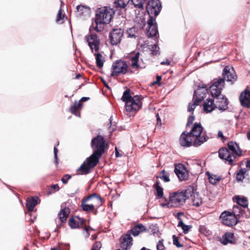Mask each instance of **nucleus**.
<instances>
[{
    "label": "nucleus",
    "mask_w": 250,
    "mask_h": 250,
    "mask_svg": "<svg viewBox=\"0 0 250 250\" xmlns=\"http://www.w3.org/2000/svg\"><path fill=\"white\" fill-rule=\"evenodd\" d=\"M184 214L182 213V212H178V214H177V217H178V219H179V221H180V220H182V219H181V216H184Z\"/></svg>",
    "instance_id": "obj_56"
},
{
    "label": "nucleus",
    "mask_w": 250,
    "mask_h": 250,
    "mask_svg": "<svg viewBox=\"0 0 250 250\" xmlns=\"http://www.w3.org/2000/svg\"><path fill=\"white\" fill-rule=\"evenodd\" d=\"M146 230V228L145 226H144L142 224H139L136 226H135L132 229V233L133 236H138L141 232L144 231Z\"/></svg>",
    "instance_id": "obj_34"
},
{
    "label": "nucleus",
    "mask_w": 250,
    "mask_h": 250,
    "mask_svg": "<svg viewBox=\"0 0 250 250\" xmlns=\"http://www.w3.org/2000/svg\"><path fill=\"white\" fill-rule=\"evenodd\" d=\"M246 172V170L245 169H240L236 174V179L237 181H242L245 177V174Z\"/></svg>",
    "instance_id": "obj_42"
},
{
    "label": "nucleus",
    "mask_w": 250,
    "mask_h": 250,
    "mask_svg": "<svg viewBox=\"0 0 250 250\" xmlns=\"http://www.w3.org/2000/svg\"><path fill=\"white\" fill-rule=\"evenodd\" d=\"M132 98V97L130 95L129 91L126 90L124 92L122 100L126 103L127 101Z\"/></svg>",
    "instance_id": "obj_44"
},
{
    "label": "nucleus",
    "mask_w": 250,
    "mask_h": 250,
    "mask_svg": "<svg viewBox=\"0 0 250 250\" xmlns=\"http://www.w3.org/2000/svg\"><path fill=\"white\" fill-rule=\"evenodd\" d=\"M104 138L98 135L92 140L91 146L94 150L93 153L84 161L77 169L78 174H86L89 172L90 168L94 167L98 163L106 147Z\"/></svg>",
    "instance_id": "obj_1"
},
{
    "label": "nucleus",
    "mask_w": 250,
    "mask_h": 250,
    "mask_svg": "<svg viewBox=\"0 0 250 250\" xmlns=\"http://www.w3.org/2000/svg\"><path fill=\"white\" fill-rule=\"evenodd\" d=\"M206 88H198L194 92L193 103H189L188 111L192 113L195 107L204 99L206 93Z\"/></svg>",
    "instance_id": "obj_8"
},
{
    "label": "nucleus",
    "mask_w": 250,
    "mask_h": 250,
    "mask_svg": "<svg viewBox=\"0 0 250 250\" xmlns=\"http://www.w3.org/2000/svg\"><path fill=\"white\" fill-rule=\"evenodd\" d=\"M83 233H84V234L86 236H87V237L89 236V232H88V229H87V228H85L84 229H83Z\"/></svg>",
    "instance_id": "obj_55"
},
{
    "label": "nucleus",
    "mask_w": 250,
    "mask_h": 250,
    "mask_svg": "<svg viewBox=\"0 0 250 250\" xmlns=\"http://www.w3.org/2000/svg\"><path fill=\"white\" fill-rule=\"evenodd\" d=\"M85 39L93 52L94 51L97 52L99 50L100 42L96 34H90L87 35L85 37Z\"/></svg>",
    "instance_id": "obj_13"
},
{
    "label": "nucleus",
    "mask_w": 250,
    "mask_h": 250,
    "mask_svg": "<svg viewBox=\"0 0 250 250\" xmlns=\"http://www.w3.org/2000/svg\"><path fill=\"white\" fill-rule=\"evenodd\" d=\"M81 206L83 209L86 211H92L94 209L93 206H91V204L88 203L85 200L82 202Z\"/></svg>",
    "instance_id": "obj_38"
},
{
    "label": "nucleus",
    "mask_w": 250,
    "mask_h": 250,
    "mask_svg": "<svg viewBox=\"0 0 250 250\" xmlns=\"http://www.w3.org/2000/svg\"><path fill=\"white\" fill-rule=\"evenodd\" d=\"M161 80V76H157V78H156V81L154 82V83H159Z\"/></svg>",
    "instance_id": "obj_57"
},
{
    "label": "nucleus",
    "mask_w": 250,
    "mask_h": 250,
    "mask_svg": "<svg viewBox=\"0 0 250 250\" xmlns=\"http://www.w3.org/2000/svg\"><path fill=\"white\" fill-rule=\"evenodd\" d=\"M139 29L136 27H132L127 29V33L129 37H136L138 36Z\"/></svg>",
    "instance_id": "obj_37"
},
{
    "label": "nucleus",
    "mask_w": 250,
    "mask_h": 250,
    "mask_svg": "<svg viewBox=\"0 0 250 250\" xmlns=\"http://www.w3.org/2000/svg\"><path fill=\"white\" fill-rule=\"evenodd\" d=\"M96 60V64L99 68H102L103 67L105 62V58L100 53H96L94 54Z\"/></svg>",
    "instance_id": "obj_28"
},
{
    "label": "nucleus",
    "mask_w": 250,
    "mask_h": 250,
    "mask_svg": "<svg viewBox=\"0 0 250 250\" xmlns=\"http://www.w3.org/2000/svg\"><path fill=\"white\" fill-rule=\"evenodd\" d=\"M88 203L91 204L93 206V208H97L102 205V200L101 197L97 195L96 194H93L88 196L86 199H85Z\"/></svg>",
    "instance_id": "obj_19"
},
{
    "label": "nucleus",
    "mask_w": 250,
    "mask_h": 250,
    "mask_svg": "<svg viewBox=\"0 0 250 250\" xmlns=\"http://www.w3.org/2000/svg\"><path fill=\"white\" fill-rule=\"evenodd\" d=\"M156 118H157V125L160 126L161 125V121L160 118L158 114H156Z\"/></svg>",
    "instance_id": "obj_53"
},
{
    "label": "nucleus",
    "mask_w": 250,
    "mask_h": 250,
    "mask_svg": "<svg viewBox=\"0 0 250 250\" xmlns=\"http://www.w3.org/2000/svg\"><path fill=\"white\" fill-rule=\"evenodd\" d=\"M191 197L192 204L193 206L199 207L202 205L203 200L202 197L199 194L198 192L195 190L193 187V192L189 194Z\"/></svg>",
    "instance_id": "obj_21"
},
{
    "label": "nucleus",
    "mask_w": 250,
    "mask_h": 250,
    "mask_svg": "<svg viewBox=\"0 0 250 250\" xmlns=\"http://www.w3.org/2000/svg\"><path fill=\"white\" fill-rule=\"evenodd\" d=\"M146 0H130L132 3L137 8L135 10L136 18L135 21L138 24L142 25H145V16L146 14L145 13L143 4L144 2Z\"/></svg>",
    "instance_id": "obj_6"
},
{
    "label": "nucleus",
    "mask_w": 250,
    "mask_h": 250,
    "mask_svg": "<svg viewBox=\"0 0 250 250\" xmlns=\"http://www.w3.org/2000/svg\"><path fill=\"white\" fill-rule=\"evenodd\" d=\"M215 104L216 108L221 111H224L228 107V102L227 99L221 95L216 98Z\"/></svg>",
    "instance_id": "obj_22"
},
{
    "label": "nucleus",
    "mask_w": 250,
    "mask_h": 250,
    "mask_svg": "<svg viewBox=\"0 0 250 250\" xmlns=\"http://www.w3.org/2000/svg\"><path fill=\"white\" fill-rule=\"evenodd\" d=\"M165 246L163 244V240H160L157 245V250H164Z\"/></svg>",
    "instance_id": "obj_48"
},
{
    "label": "nucleus",
    "mask_w": 250,
    "mask_h": 250,
    "mask_svg": "<svg viewBox=\"0 0 250 250\" xmlns=\"http://www.w3.org/2000/svg\"><path fill=\"white\" fill-rule=\"evenodd\" d=\"M65 15L62 14V8L61 7L57 15L56 22L59 24H62L64 22Z\"/></svg>",
    "instance_id": "obj_39"
},
{
    "label": "nucleus",
    "mask_w": 250,
    "mask_h": 250,
    "mask_svg": "<svg viewBox=\"0 0 250 250\" xmlns=\"http://www.w3.org/2000/svg\"><path fill=\"white\" fill-rule=\"evenodd\" d=\"M82 104L80 101L79 102H75L74 105L71 106L70 108V110L71 112L75 114L76 116H80V113L77 112L78 110H79L82 108Z\"/></svg>",
    "instance_id": "obj_35"
},
{
    "label": "nucleus",
    "mask_w": 250,
    "mask_h": 250,
    "mask_svg": "<svg viewBox=\"0 0 250 250\" xmlns=\"http://www.w3.org/2000/svg\"><path fill=\"white\" fill-rule=\"evenodd\" d=\"M128 71V66L125 61H116L112 65L111 76H117L126 74Z\"/></svg>",
    "instance_id": "obj_7"
},
{
    "label": "nucleus",
    "mask_w": 250,
    "mask_h": 250,
    "mask_svg": "<svg viewBox=\"0 0 250 250\" xmlns=\"http://www.w3.org/2000/svg\"><path fill=\"white\" fill-rule=\"evenodd\" d=\"M142 104L140 97L136 95L129 100L125 103V109L128 112L138 110L142 106Z\"/></svg>",
    "instance_id": "obj_10"
},
{
    "label": "nucleus",
    "mask_w": 250,
    "mask_h": 250,
    "mask_svg": "<svg viewBox=\"0 0 250 250\" xmlns=\"http://www.w3.org/2000/svg\"><path fill=\"white\" fill-rule=\"evenodd\" d=\"M246 166L247 167L250 168V160L247 162Z\"/></svg>",
    "instance_id": "obj_61"
},
{
    "label": "nucleus",
    "mask_w": 250,
    "mask_h": 250,
    "mask_svg": "<svg viewBox=\"0 0 250 250\" xmlns=\"http://www.w3.org/2000/svg\"><path fill=\"white\" fill-rule=\"evenodd\" d=\"M123 34L124 32L121 29L113 30L110 36L111 43L114 45L120 42Z\"/></svg>",
    "instance_id": "obj_16"
},
{
    "label": "nucleus",
    "mask_w": 250,
    "mask_h": 250,
    "mask_svg": "<svg viewBox=\"0 0 250 250\" xmlns=\"http://www.w3.org/2000/svg\"><path fill=\"white\" fill-rule=\"evenodd\" d=\"M228 147V149L226 148L220 149L219 156L220 158L228 162L230 165H232L236 157H240L241 155V150L238 145L233 142L229 143Z\"/></svg>",
    "instance_id": "obj_4"
},
{
    "label": "nucleus",
    "mask_w": 250,
    "mask_h": 250,
    "mask_svg": "<svg viewBox=\"0 0 250 250\" xmlns=\"http://www.w3.org/2000/svg\"><path fill=\"white\" fill-rule=\"evenodd\" d=\"M161 7L159 0L149 1L146 6V11L149 15V18H153V16H157L161 10Z\"/></svg>",
    "instance_id": "obj_9"
},
{
    "label": "nucleus",
    "mask_w": 250,
    "mask_h": 250,
    "mask_svg": "<svg viewBox=\"0 0 250 250\" xmlns=\"http://www.w3.org/2000/svg\"><path fill=\"white\" fill-rule=\"evenodd\" d=\"M114 14V10L109 7L100 8L96 14L95 23L91 26L90 30H94L97 32L101 31L104 24H108Z\"/></svg>",
    "instance_id": "obj_3"
},
{
    "label": "nucleus",
    "mask_w": 250,
    "mask_h": 250,
    "mask_svg": "<svg viewBox=\"0 0 250 250\" xmlns=\"http://www.w3.org/2000/svg\"><path fill=\"white\" fill-rule=\"evenodd\" d=\"M224 79L219 78L216 80H214L213 83L209 87V91L211 95L215 98L221 96L220 94L224 87Z\"/></svg>",
    "instance_id": "obj_11"
},
{
    "label": "nucleus",
    "mask_w": 250,
    "mask_h": 250,
    "mask_svg": "<svg viewBox=\"0 0 250 250\" xmlns=\"http://www.w3.org/2000/svg\"><path fill=\"white\" fill-rule=\"evenodd\" d=\"M71 178V176L69 174H66L65 175H64L61 180H62V182L64 184H66L68 182V181Z\"/></svg>",
    "instance_id": "obj_46"
},
{
    "label": "nucleus",
    "mask_w": 250,
    "mask_h": 250,
    "mask_svg": "<svg viewBox=\"0 0 250 250\" xmlns=\"http://www.w3.org/2000/svg\"><path fill=\"white\" fill-rule=\"evenodd\" d=\"M139 56V52H136L130 55V65L134 69H138L140 67L138 64Z\"/></svg>",
    "instance_id": "obj_26"
},
{
    "label": "nucleus",
    "mask_w": 250,
    "mask_h": 250,
    "mask_svg": "<svg viewBox=\"0 0 250 250\" xmlns=\"http://www.w3.org/2000/svg\"><path fill=\"white\" fill-rule=\"evenodd\" d=\"M147 22L148 25L147 28L148 37H151L155 36L158 33V30L155 19H153V18H149L147 20Z\"/></svg>",
    "instance_id": "obj_18"
},
{
    "label": "nucleus",
    "mask_w": 250,
    "mask_h": 250,
    "mask_svg": "<svg viewBox=\"0 0 250 250\" xmlns=\"http://www.w3.org/2000/svg\"><path fill=\"white\" fill-rule=\"evenodd\" d=\"M130 0H116L114 4L116 7L124 8L129 3Z\"/></svg>",
    "instance_id": "obj_40"
},
{
    "label": "nucleus",
    "mask_w": 250,
    "mask_h": 250,
    "mask_svg": "<svg viewBox=\"0 0 250 250\" xmlns=\"http://www.w3.org/2000/svg\"><path fill=\"white\" fill-rule=\"evenodd\" d=\"M189 133L194 139V146H200L207 141V136L203 131V127L199 123L194 124Z\"/></svg>",
    "instance_id": "obj_5"
},
{
    "label": "nucleus",
    "mask_w": 250,
    "mask_h": 250,
    "mask_svg": "<svg viewBox=\"0 0 250 250\" xmlns=\"http://www.w3.org/2000/svg\"><path fill=\"white\" fill-rule=\"evenodd\" d=\"M159 177L166 182H167L170 181L169 174L168 173L166 172L165 170H163L161 171L160 173Z\"/></svg>",
    "instance_id": "obj_43"
},
{
    "label": "nucleus",
    "mask_w": 250,
    "mask_h": 250,
    "mask_svg": "<svg viewBox=\"0 0 250 250\" xmlns=\"http://www.w3.org/2000/svg\"><path fill=\"white\" fill-rule=\"evenodd\" d=\"M174 172L181 181L186 180L189 176L187 167L182 164H175Z\"/></svg>",
    "instance_id": "obj_14"
},
{
    "label": "nucleus",
    "mask_w": 250,
    "mask_h": 250,
    "mask_svg": "<svg viewBox=\"0 0 250 250\" xmlns=\"http://www.w3.org/2000/svg\"><path fill=\"white\" fill-rule=\"evenodd\" d=\"M247 138L249 140H250V131L247 134Z\"/></svg>",
    "instance_id": "obj_62"
},
{
    "label": "nucleus",
    "mask_w": 250,
    "mask_h": 250,
    "mask_svg": "<svg viewBox=\"0 0 250 250\" xmlns=\"http://www.w3.org/2000/svg\"><path fill=\"white\" fill-rule=\"evenodd\" d=\"M236 203L240 206L246 208L248 205V202L247 199L244 196H240L239 195L235 196L233 198Z\"/></svg>",
    "instance_id": "obj_30"
},
{
    "label": "nucleus",
    "mask_w": 250,
    "mask_h": 250,
    "mask_svg": "<svg viewBox=\"0 0 250 250\" xmlns=\"http://www.w3.org/2000/svg\"><path fill=\"white\" fill-rule=\"evenodd\" d=\"M206 174L208 176L209 182L212 185H216L221 179V177L217 175L210 173L209 172H207Z\"/></svg>",
    "instance_id": "obj_31"
},
{
    "label": "nucleus",
    "mask_w": 250,
    "mask_h": 250,
    "mask_svg": "<svg viewBox=\"0 0 250 250\" xmlns=\"http://www.w3.org/2000/svg\"><path fill=\"white\" fill-rule=\"evenodd\" d=\"M193 192V187L189 186L186 189L169 194V199L163 198L161 201V207L166 208H178L183 205L189 194Z\"/></svg>",
    "instance_id": "obj_2"
},
{
    "label": "nucleus",
    "mask_w": 250,
    "mask_h": 250,
    "mask_svg": "<svg viewBox=\"0 0 250 250\" xmlns=\"http://www.w3.org/2000/svg\"><path fill=\"white\" fill-rule=\"evenodd\" d=\"M235 239L234 235L231 232H226L222 236L221 242L223 245H227L228 244H234L235 243Z\"/></svg>",
    "instance_id": "obj_24"
},
{
    "label": "nucleus",
    "mask_w": 250,
    "mask_h": 250,
    "mask_svg": "<svg viewBox=\"0 0 250 250\" xmlns=\"http://www.w3.org/2000/svg\"><path fill=\"white\" fill-rule=\"evenodd\" d=\"M84 222V220L78 216H75L70 219L69 221V225L72 229H77L82 226Z\"/></svg>",
    "instance_id": "obj_23"
},
{
    "label": "nucleus",
    "mask_w": 250,
    "mask_h": 250,
    "mask_svg": "<svg viewBox=\"0 0 250 250\" xmlns=\"http://www.w3.org/2000/svg\"><path fill=\"white\" fill-rule=\"evenodd\" d=\"M115 155L116 157L122 156V155L120 154L119 152H118L117 147L115 148Z\"/></svg>",
    "instance_id": "obj_59"
},
{
    "label": "nucleus",
    "mask_w": 250,
    "mask_h": 250,
    "mask_svg": "<svg viewBox=\"0 0 250 250\" xmlns=\"http://www.w3.org/2000/svg\"><path fill=\"white\" fill-rule=\"evenodd\" d=\"M87 100V98H86V97H83V98H82L81 99V101H86Z\"/></svg>",
    "instance_id": "obj_63"
},
{
    "label": "nucleus",
    "mask_w": 250,
    "mask_h": 250,
    "mask_svg": "<svg viewBox=\"0 0 250 250\" xmlns=\"http://www.w3.org/2000/svg\"><path fill=\"white\" fill-rule=\"evenodd\" d=\"M204 110L206 113H209L212 111L215 108H216V104L214 103V101L210 99H207L204 104Z\"/></svg>",
    "instance_id": "obj_25"
},
{
    "label": "nucleus",
    "mask_w": 250,
    "mask_h": 250,
    "mask_svg": "<svg viewBox=\"0 0 250 250\" xmlns=\"http://www.w3.org/2000/svg\"><path fill=\"white\" fill-rule=\"evenodd\" d=\"M173 244L176 245L177 247H181L182 245L180 244L179 241L175 235L173 236Z\"/></svg>",
    "instance_id": "obj_49"
},
{
    "label": "nucleus",
    "mask_w": 250,
    "mask_h": 250,
    "mask_svg": "<svg viewBox=\"0 0 250 250\" xmlns=\"http://www.w3.org/2000/svg\"><path fill=\"white\" fill-rule=\"evenodd\" d=\"M179 142L183 146H194V139L190 133H186L185 132H183L180 136Z\"/></svg>",
    "instance_id": "obj_15"
},
{
    "label": "nucleus",
    "mask_w": 250,
    "mask_h": 250,
    "mask_svg": "<svg viewBox=\"0 0 250 250\" xmlns=\"http://www.w3.org/2000/svg\"><path fill=\"white\" fill-rule=\"evenodd\" d=\"M218 138H221L222 140H225L226 138L223 135V134L221 131H219L218 133Z\"/></svg>",
    "instance_id": "obj_52"
},
{
    "label": "nucleus",
    "mask_w": 250,
    "mask_h": 250,
    "mask_svg": "<svg viewBox=\"0 0 250 250\" xmlns=\"http://www.w3.org/2000/svg\"><path fill=\"white\" fill-rule=\"evenodd\" d=\"M52 188L53 189H56L57 190L59 189V187L58 185H53L52 186Z\"/></svg>",
    "instance_id": "obj_60"
},
{
    "label": "nucleus",
    "mask_w": 250,
    "mask_h": 250,
    "mask_svg": "<svg viewBox=\"0 0 250 250\" xmlns=\"http://www.w3.org/2000/svg\"><path fill=\"white\" fill-rule=\"evenodd\" d=\"M170 63V61L168 60H167L166 61H163L161 62V64L162 65H169Z\"/></svg>",
    "instance_id": "obj_54"
},
{
    "label": "nucleus",
    "mask_w": 250,
    "mask_h": 250,
    "mask_svg": "<svg viewBox=\"0 0 250 250\" xmlns=\"http://www.w3.org/2000/svg\"><path fill=\"white\" fill-rule=\"evenodd\" d=\"M69 212L68 208H64L60 211L58 216L61 222H64L66 220Z\"/></svg>",
    "instance_id": "obj_33"
},
{
    "label": "nucleus",
    "mask_w": 250,
    "mask_h": 250,
    "mask_svg": "<svg viewBox=\"0 0 250 250\" xmlns=\"http://www.w3.org/2000/svg\"><path fill=\"white\" fill-rule=\"evenodd\" d=\"M52 250H61L58 248V249H52Z\"/></svg>",
    "instance_id": "obj_64"
},
{
    "label": "nucleus",
    "mask_w": 250,
    "mask_h": 250,
    "mask_svg": "<svg viewBox=\"0 0 250 250\" xmlns=\"http://www.w3.org/2000/svg\"><path fill=\"white\" fill-rule=\"evenodd\" d=\"M222 223L228 226H233L237 224V219L234 214L229 211H224L220 215Z\"/></svg>",
    "instance_id": "obj_12"
},
{
    "label": "nucleus",
    "mask_w": 250,
    "mask_h": 250,
    "mask_svg": "<svg viewBox=\"0 0 250 250\" xmlns=\"http://www.w3.org/2000/svg\"><path fill=\"white\" fill-rule=\"evenodd\" d=\"M57 152H58V149L56 148V146H55V147L54 148V157L55 159V163L56 165L58 164V162L57 160V159H58L57 158Z\"/></svg>",
    "instance_id": "obj_51"
},
{
    "label": "nucleus",
    "mask_w": 250,
    "mask_h": 250,
    "mask_svg": "<svg viewBox=\"0 0 250 250\" xmlns=\"http://www.w3.org/2000/svg\"><path fill=\"white\" fill-rule=\"evenodd\" d=\"M224 80L226 79L229 82H233L236 80L237 76L233 67L227 66L223 71Z\"/></svg>",
    "instance_id": "obj_17"
},
{
    "label": "nucleus",
    "mask_w": 250,
    "mask_h": 250,
    "mask_svg": "<svg viewBox=\"0 0 250 250\" xmlns=\"http://www.w3.org/2000/svg\"><path fill=\"white\" fill-rule=\"evenodd\" d=\"M240 208L239 207L237 206H234L233 208V211L234 213H236L237 212V210H239Z\"/></svg>",
    "instance_id": "obj_58"
},
{
    "label": "nucleus",
    "mask_w": 250,
    "mask_h": 250,
    "mask_svg": "<svg viewBox=\"0 0 250 250\" xmlns=\"http://www.w3.org/2000/svg\"><path fill=\"white\" fill-rule=\"evenodd\" d=\"M102 244L100 242H96L93 245L92 250H100Z\"/></svg>",
    "instance_id": "obj_47"
},
{
    "label": "nucleus",
    "mask_w": 250,
    "mask_h": 250,
    "mask_svg": "<svg viewBox=\"0 0 250 250\" xmlns=\"http://www.w3.org/2000/svg\"><path fill=\"white\" fill-rule=\"evenodd\" d=\"M156 191V196L158 197V198L160 199V206H161V201L164 202V200H163L162 199L163 198H166L165 197L163 196V188H161L159 184L157 182L156 184L155 185Z\"/></svg>",
    "instance_id": "obj_36"
},
{
    "label": "nucleus",
    "mask_w": 250,
    "mask_h": 250,
    "mask_svg": "<svg viewBox=\"0 0 250 250\" xmlns=\"http://www.w3.org/2000/svg\"><path fill=\"white\" fill-rule=\"evenodd\" d=\"M38 198L37 197H31L28 198L26 200V206L29 211H31L33 210L34 207L38 204Z\"/></svg>",
    "instance_id": "obj_29"
},
{
    "label": "nucleus",
    "mask_w": 250,
    "mask_h": 250,
    "mask_svg": "<svg viewBox=\"0 0 250 250\" xmlns=\"http://www.w3.org/2000/svg\"><path fill=\"white\" fill-rule=\"evenodd\" d=\"M159 50V47L156 44H154L153 45H152L151 48V50L152 52V54L153 55H156L158 54Z\"/></svg>",
    "instance_id": "obj_45"
},
{
    "label": "nucleus",
    "mask_w": 250,
    "mask_h": 250,
    "mask_svg": "<svg viewBox=\"0 0 250 250\" xmlns=\"http://www.w3.org/2000/svg\"><path fill=\"white\" fill-rule=\"evenodd\" d=\"M76 9L80 16L89 15L90 13V8L83 5H78L77 6Z\"/></svg>",
    "instance_id": "obj_32"
},
{
    "label": "nucleus",
    "mask_w": 250,
    "mask_h": 250,
    "mask_svg": "<svg viewBox=\"0 0 250 250\" xmlns=\"http://www.w3.org/2000/svg\"><path fill=\"white\" fill-rule=\"evenodd\" d=\"M178 227H181L183 230V232L185 234H187L191 227L190 226H188L184 224L182 220H180L178 224Z\"/></svg>",
    "instance_id": "obj_41"
},
{
    "label": "nucleus",
    "mask_w": 250,
    "mask_h": 250,
    "mask_svg": "<svg viewBox=\"0 0 250 250\" xmlns=\"http://www.w3.org/2000/svg\"><path fill=\"white\" fill-rule=\"evenodd\" d=\"M195 118L194 116L191 115L190 116L188 120V122L187 124V126H189L190 124H192L193 121H194Z\"/></svg>",
    "instance_id": "obj_50"
},
{
    "label": "nucleus",
    "mask_w": 250,
    "mask_h": 250,
    "mask_svg": "<svg viewBox=\"0 0 250 250\" xmlns=\"http://www.w3.org/2000/svg\"><path fill=\"white\" fill-rule=\"evenodd\" d=\"M132 238L130 234H127L125 235L122 243V246L123 248L126 250L129 249L132 245Z\"/></svg>",
    "instance_id": "obj_27"
},
{
    "label": "nucleus",
    "mask_w": 250,
    "mask_h": 250,
    "mask_svg": "<svg viewBox=\"0 0 250 250\" xmlns=\"http://www.w3.org/2000/svg\"><path fill=\"white\" fill-rule=\"evenodd\" d=\"M239 99L242 106L248 108L250 107V91L245 90L242 92Z\"/></svg>",
    "instance_id": "obj_20"
}]
</instances>
